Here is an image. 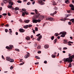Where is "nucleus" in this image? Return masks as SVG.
I'll return each instance as SVG.
<instances>
[{
	"instance_id": "6ab92c4d",
	"label": "nucleus",
	"mask_w": 74,
	"mask_h": 74,
	"mask_svg": "<svg viewBox=\"0 0 74 74\" xmlns=\"http://www.w3.org/2000/svg\"><path fill=\"white\" fill-rule=\"evenodd\" d=\"M70 2V1H69V0H65V3H69Z\"/></svg>"
},
{
	"instance_id": "f03ea898",
	"label": "nucleus",
	"mask_w": 74,
	"mask_h": 74,
	"mask_svg": "<svg viewBox=\"0 0 74 74\" xmlns=\"http://www.w3.org/2000/svg\"><path fill=\"white\" fill-rule=\"evenodd\" d=\"M59 34H62L60 36V37H64L65 35L66 34V32H61L59 33Z\"/></svg>"
},
{
	"instance_id": "473e14b6",
	"label": "nucleus",
	"mask_w": 74,
	"mask_h": 74,
	"mask_svg": "<svg viewBox=\"0 0 74 74\" xmlns=\"http://www.w3.org/2000/svg\"><path fill=\"white\" fill-rule=\"evenodd\" d=\"M40 15L39 14H38V15H36V18H38L39 16Z\"/></svg>"
},
{
	"instance_id": "864d4df0",
	"label": "nucleus",
	"mask_w": 74,
	"mask_h": 74,
	"mask_svg": "<svg viewBox=\"0 0 74 74\" xmlns=\"http://www.w3.org/2000/svg\"><path fill=\"white\" fill-rule=\"evenodd\" d=\"M8 16H11V14H10V13H8Z\"/></svg>"
},
{
	"instance_id": "69168bd1",
	"label": "nucleus",
	"mask_w": 74,
	"mask_h": 74,
	"mask_svg": "<svg viewBox=\"0 0 74 74\" xmlns=\"http://www.w3.org/2000/svg\"><path fill=\"white\" fill-rule=\"evenodd\" d=\"M33 33H34V34L35 33V30H33Z\"/></svg>"
},
{
	"instance_id": "20e7f679",
	"label": "nucleus",
	"mask_w": 74,
	"mask_h": 74,
	"mask_svg": "<svg viewBox=\"0 0 74 74\" xmlns=\"http://www.w3.org/2000/svg\"><path fill=\"white\" fill-rule=\"evenodd\" d=\"M13 48V45H10L9 46V47L8 46H6V48L9 50L10 49H11Z\"/></svg>"
},
{
	"instance_id": "0e129e2a",
	"label": "nucleus",
	"mask_w": 74,
	"mask_h": 74,
	"mask_svg": "<svg viewBox=\"0 0 74 74\" xmlns=\"http://www.w3.org/2000/svg\"><path fill=\"white\" fill-rule=\"evenodd\" d=\"M57 38H58V39H59L60 38V36H58L57 37Z\"/></svg>"
},
{
	"instance_id": "2f4dec72",
	"label": "nucleus",
	"mask_w": 74,
	"mask_h": 74,
	"mask_svg": "<svg viewBox=\"0 0 74 74\" xmlns=\"http://www.w3.org/2000/svg\"><path fill=\"white\" fill-rule=\"evenodd\" d=\"M40 17L42 18V19H43L44 18V16H40Z\"/></svg>"
},
{
	"instance_id": "1a4fd4ad",
	"label": "nucleus",
	"mask_w": 74,
	"mask_h": 74,
	"mask_svg": "<svg viewBox=\"0 0 74 74\" xmlns=\"http://www.w3.org/2000/svg\"><path fill=\"white\" fill-rule=\"evenodd\" d=\"M48 19L49 21H53L55 20V19L53 18L52 17L49 18H48Z\"/></svg>"
},
{
	"instance_id": "6e6d98bb",
	"label": "nucleus",
	"mask_w": 74,
	"mask_h": 74,
	"mask_svg": "<svg viewBox=\"0 0 74 74\" xmlns=\"http://www.w3.org/2000/svg\"><path fill=\"white\" fill-rule=\"evenodd\" d=\"M31 14H32V15H34V14H34V13L31 12Z\"/></svg>"
},
{
	"instance_id": "603ef678",
	"label": "nucleus",
	"mask_w": 74,
	"mask_h": 74,
	"mask_svg": "<svg viewBox=\"0 0 74 74\" xmlns=\"http://www.w3.org/2000/svg\"><path fill=\"white\" fill-rule=\"evenodd\" d=\"M44 63H45V64H47V61H44Z\"/></svg>"
},
{
	"instance_id": "a878e982",
	"label": "nucleus",
	"mask_w": 74,
	"mask_h": 74,
	"mask_svg": "<svg viewBox=\"0 0 74 74\" xmlns=\"http://www.w3.org/2000/svg\"><path fill=\"white\" fill-rule=\"evenodd\" d=\"M51 2H52V3H53V4H54V5H56V3H55V1H51Z\"/></svg>"
},
{
	"instance_id": "bb28decb",
	"label": "nucleus",
	"mask_w": 74,
	"mask_h": 74,
	"mask_svg": "<svg viewBox=\"0 0 74 74\" xmlns=\"http://www.w3.org/2000/svg\"><path fill=\"white\" fill-rule=\"evenodd\" d=\"M55 35L56 36H59V34L58 33H56L55 34Z\"/></svg>"
},
{
	"instance_id": "6e6552de",
	"label": "nucleus",
	"mask_w": 74,
	"mask_h": 74,
	"mask_svg": "<svg viewBox=\"0 0 74 74\" xmlns=\"http://www.w3.org/2000/svg\"><path fill=\"white\" fill-rule=\"evenodd\" d=\"M42 38V35H40L39 36L38 38H37V40L38 41H40V40H41Z\"/></svg>"
},
{
	"instance_id": "e433bc0d",
	"label": "nucleus",
	"mask_w": 74,
	"mask_h": 74,
	"mask_svg": "<svg viewBox=\"0 0 74 74\" xmlns=\"http://www.w3.org/2000/svg\"><path fill=\"white\" fill-rule=\"evenodd\" d=\"M17 2L18 3H22V1H21L20 0H18L17 1Z\"/></svg>"
},
{
	"instance_id": "c03bdc74",
	"label": "nucleus",
	"mask_w": 74,
	"mask_h": 74,
	"mask_svg": "<svg viewBox=\"0 0 74 74\" xmlns=\"http://www.w3.org/2000/svg\"><path fill=\"white\" fill-rule=\"evenodd\" d=\"M70 43H71V44H73V42L69 41L68 42V44H70Z\"/></svg>"
},
{
	"instance_id": "0eeeda50",
	"label": "nucleus",
	"mask_w": 74,
	"mask_h": 74,
	"mask_svg": "<svg viewBox=\"0 0 74 74\" xmlns=\"http://www.w3.org/2000/svg\"><path fill=\"white\" fill-rule=\"evenodd\" d=\"M19 31L21 33H23V32H25V30L22 28H21L19 29Z\"/></svg>"
},
{
	"instance_id": "58836bf2",
	"label": "nucleus",
	"mask_w": 74,
	"mask_h": 74,
	"mask_svg": "<svg viewBox=\"0 0 74 74\" xmlns=\"http://www.w3.org/2000/svg\"><path fill=\"white\" fill-rule=\"evenodd\" d=\"M5 31L6 33H7V32H8V30L7 29H5Z\"/></svg>"
},
{
	"instance_id": "79ce46f5",
	"label": "nucleus",
	"mask_w": 74,
	"mask_h": 74,
	"mask_svg": "<svg viewBox=\"0 0 74 74\" xmlns=\"http://www.w3.org/2000/svg\"><path fill=\"white\" fill-rule=\"evenodd\" d=\"M67 13L70 14V12H70V10H67Z\"/></svg>"
},
{
	"instance_id": "e2e57ef3",
	"label": "nucleus",
	"mask_w": 74,
	"mask_h": 74,
	"mask_svg": "<svg viewBox=\"0 0 74 74\" xmlns=\"http://www.w3.org/2000/svg\"><path fill=\"white\" fill-rule=\"evenodd\" d=\"M16 35H18V32H16Z\"/></svg>"
},
{
	"instance_id": "f8f14e48",
	"label": "nucleus",
	"mask_w": 74,
	"mask_h": 74,
	"mask_svg": "<svg viewBox=\"0 0 74 74\" xmlns=\"http://www.w3.org/2000/svg\"><path fill=\"white\" fill-rule=\"evenodd\" d=\"M6 60H8V61H10V59H11V58L9 57H6Z\"/></svg>"
},
{
	"instance_id": "5701e85b",
	"label": "nucleus",
	"mask_w": 74,
	"mask_h": 74,
	"mask_svg": "<svg viewBox=\"0 0 74 74\" xmlns=\"http://www.w3.org/2000/svg\"><path fill=\"white\" fill-rule=\"evenodd\" d=\"M34 10L35 13L36 14H37V13H38V11H37V10L36 9H35Z\"/></svg>"
},
{
	"instance_id": "4c0bfd02",
	"label": "nucleus",
	"mask_w": 74,
	"mask_h": 74,
	"mask_svg": "<svg viewBox=\"0 0 74 74\" xmlns=\"http://www.w3.org/2000/svg\"><path fill=\"white\" fill-rule=\"evenodd\" d=\"M36 59H40V57H39L36 56Z\"/></svg>"
},
{
	"instance_id": "9d476101",
	"label": "nucleus",
	"mask_w": 74,
	"mask_h": 74,
	"mask_svg": "<svg viewBox=\"0 0 74 74\" xmlns=\"http://www.w3.org/2000/svg\"><path fill=\"white\" fill-rule=\"evenodd\" d=\"M39 3H40L41 5H44L45 4V3L43 1H42L41 0L40 1H39Z\"/></svg>"
},
{
	"instance_id": "c756f323",
	"label": "nucleus",
	"mask_w": 74,
	"mask_h": 74,
	"mask_svg": "<svg viewBox=\"0 0 74 74\" xmlns=\"http://www.w3.org/2000/svg\"><path fill=\"white\" fill-rule=\"evenodd\" d=\"M57 39H55V40H54L53 41L54 43H56V41H57Z\"/></svg>"
},
{
	"instance_id": "a211bd4d",
	"label": "nucleus",
	"mask_w": 74,
	"mask_h": 74,
	"mask_svg": "<svg viewBox=\"0 0 74 74\" xmlns=\"http://www.w3.org/2000/svg\"><path fill=\"white\" fill-rule=\"evenodd\" d=\"M10 62H14V60L13 59H10Z\"/></svg>"
},
{
	"instance_id": "13d9d810",
	"label": "nucleus",
	"mask_w": 74,
	"mask_h": 74,
	"mask_svg": "<svg viewBox=\"0 0 74 74\" xmlns=\"http://www.w3.org/2000/svg\"><path fill=\"white\" fill-rule=\"evenodd\" d=\"M15 13H16V14H18V11H15Z\"/></svg>"
},
{
	"instance_id": "774afa93",
	"label": "nucleus",
	"mask_w": 74,
	"mask_h": 74,
	"mask_svg": "<svg viewBox=\"0 0 74 74\" xmlns=\"http://www.w3.org/2000/svg\"><path fill=\"white\" fill-rule=\"evenodd\" d=\"M70 38L71 40H73V37L72 36L70 37Z\"/></svg>"
},
{
	"instance_id": "7ed1b4c3",
	"label": "nucleus",
	"mask_w": 74,
	"mask_h": 74,
	"mask_svg": "<svg viewBox=\"0 0 74 74\" xmlns=\"http://www.w3.org/2000/svg\"><path fill=\"white\" fill-rule=\"evenodd\" d=\"M41 21V20H36V19H34L33 20H32V22L33 23H37L38 22H40V21Z\"/></svg>"
},
{
	"instance_id": "dca6fc26",
	"label": "nucleus",
	"mask_w": 74,
	"mask_h": 74,
	"mask_svg": "<svg viewBox=\"0 0 74 74\" xmlns=\"http://www.w3.org/2000/svg\"><path fill=\"white\" fill-rule=\"evenodd\" d=\"M25 23H28L30 22V20H25Z\"/></svg>"
},
{
	"instance_id": "8fccbe9b",
	"label": "nucleus",
	"mask_w": 74,
	"mask_h": 74,
	"mask_svg": "<svg viewBox=\"0 0 74 74\" xmlns=\"http://www.w3.org/2000/svg\"><path fill=\"white\" fill-rule=\"evenodd\" d=\"M40 34H38L37 35H36V36H37V37H38V36H40Z\"/></svg>"
},
{
	"instance_id": "37998d69",
	"label": "nucleus",
	"mask_w": 74,
	"mask_h": 74,
	"mask_svg": "<svg viewBox=\"0 0 74 74\" xmlns=\"http://www.w3.org/2000/svg\"><path fill=\"white\" fill-rule=\"evenodd\" d=\"M2 15H3L4 16H6L7 15V14L6 13H3L2 14Z\"/></svg>"
},
{
	"instance_id": "b1692460",
	"label": "nucleus",
	"mask_w": 74,
	"mask_h": 74,
	"mask_svg": "<svg viewBox=\"0 0 74 74\" xmlns=\"http://www.w3.org/2000/svg\"><path fill=\"white\" fill-rule=\"evenodd\" d=\"M72 66L71 64V63H70L69 64V65L68 66V67H71Z\"/></svg>"
},
{
	"instance_id": "f257e3e1",
	"label": "nucleus",
	"mask_w": 74,
	"mask_h": 74,
	"mask_svg": "<svg viewBox=\"0 0 74 74\" xmlns=\"http://www.w3.org/2000/svg\"><path fill=\"white\" fill-rule=\"evenodd\" d=\"M8 3H9V4L8 6V8H9L11 9L12 8V5H13V4H14V3L12 2V0H8Z\"/></svg>"
},
{
	"instance_id": "ddd939ff",
	"label": "nucleus",
	"mask_w": 74,
	"mask_h": 74,
	"mask_svg": "<svg viewBox=\"0 0 74 74\" xmlns=\"http://www.w3.org/2000/svg\"><path fill=\"white\" fill-rule=\"evenodd\" d=\"M3 2L4 3H5V4H6V3H7V2H8V0H3Z\"/></svg>"
},
{
	"instance_id": "4be33fe9",
	"label": "nucleus",
	"mask_w": 74,
	"mask_h": 74,
	"mask_svg": "<svg viewBox=\"0 0 74 74\" xmlns=\"http://www.w3.org/2000/svg\"><path fill=\"white\" fill-rule=\"evenodd\" d=\"M51 56L52 58H55V57H56V55H54L53 54L51 55Z\"/></svg>"
},
{
	"instance_id": "72a5a7b5",
	"label": "nucleus",
	"mask_w": 74,
	"mask_h": 74,
	"mask_svg": "<svg viewBox=\"0 0 74 74\" xmlns=\"http://www.w3.org/2000/svg\"><path fill=\"white\" fill-rule=\"evenodd\" d=\"M72 24V23H71V22H68V24L69 25H71Z\"/></svg>"
},
{
	"instance_id": "f704fd0d",
	"label": "nucleus",
	"mask_w": 74,
	"mask_h": 74,
	"mask_svg": "<svg viewBox=\"0 0 74 74\" xmlns=\"http://www.w3.org/2000/svg\"><path fill=\"white\" fill-rule=\"evenodd\" d=\"M55 15V13L50 14V15H51V16H53V15Z\"/></svg>"
},
{
	"instance_id": "4468645a",
	"label": "nucleus",
	"mask_w": 74,
	"mask_h": 74,
	"mask_svg": "<svg viewBox=\"0 0 74 74\" xmlns=\"http://www.w3.org/2000/svg\"><path fill=\"white\" fill-rule=\"evenodd\" d=\"M44 47L46 49H48L49 48V46L48 45H46L44 46Z\"/></svg>"
},
{
	"instance_id": "052dcab7",
	"label": "nucleus",
	"mask_w": 74,
	"mask_h": 74,
	"mask_svg": "<svg viewBox=\"0 0 74 74\" xmlns=\"http://www.w3.org/2000/svg\"><path fill=\"white\" fill-rule=\"evenodd\" d=\"M30 2H28L27 3V5H30Z\"/></svg>"
},
{
	"instance_id": "cd10ccee",
	"label": "nucleus",
	"mask_w": 74,
	"mask_h": 74,
	"mask_svg": "<svg viewBox=\"0 0 74 74\" xmlns=\"http://www.w3.org/2000/svg\"><path fill=\"white\" fill-rule=\"evenodd\" d=\"M69 6L70 7H74V6L73 5H72V4H71L69 5Z\"/></svg>"
},
{
	"instance_id": "aec40b11",
	"label": "nucleus",
	"mask_w": 74,
	"mask_h": 74,
	"mask_svg": "<svg viewBox=\"0 0 74 74\" xmlns=\"http://www.w3.org/2000/svg\"><path fill=\"white\" fill-rule=\"evenodd\" d=\"M68 42H67V41L66 40H64V44H66L67 43H68Z\"/></svg>"
},
{
	"instance_id": "423d86ee",
	"label": "nucleus",
	"mask_w": 74,
	"mask_h": 74,
	"mask_svg": "<svg viewBox=\"0 0 74 74\" xmlns=\"http://www.w3.org/2000/svg\"><path fill=\"white\" fill-rule=\"evenodd\" d=\"M27 12H23L22 13V15L23 16H24L25 15V14H26V15H28V13H27Z\"/></svg>"
},
{
	"instance_id": "4d7b16f0",
	"label": "nucleus",
	"mask_w": 74,
	"mask_h": 74,
	"mask_svg": "<svg viewBox=\"0 0 74 74\" xmlns=\"http://www.w3.org/2000/svg\"><path fill=\"white\" fill-rule=\"evenodd\" d=\"M2 58L3 59H4V60L5 59V58H4V56L3 55H2Z\"/></svg>"
},
{
	"instance_id": "7c9ffc66",
	"label": "nucleus",
	"mask_w": 74,
	"mask_h": 74,
	"mask_svg": "<svg viewBox=\"0 0 74 74\" xmlns=\"http://www.w3.org/2000/svg\"><path fill=\"white\" fill-rule=\"evenodd\" d=\"M38 49H40L41 48V46L40 45H38L37 47Z\"/></svg>"
},
{
	"instance_id": "2eb2a0df",
	"label": "nucleus",
	"mask_w": 74,
	"mask_h": 74,
	"mask_svg": "<svg viewBox=\"0 0 74 74\" xmlns=\"http://www.w3.org/2000/svg\"><path fill=\"white\" fill-rule=\"evenodd\" d=\"M67 19H70L68 18H64V19H60L61 21H66Z\"/></svg>"
},
{
	"instance_id": "c85d7f7f",
	"label": "nucleus",
	"mask_w": 74,
	"mask_h": 74,
	"mask_svg": "<svg viewBox=\"0 0 74 74\" xmlns=\"http://www.w3.org/2000/svg\"><path fill=\"white\" fill-rule=\"evenodd\" d=\"M15 51H17L18 52H19V49H15Z\"/></svg>"
},
{
	"instance_id": "c9c22d12",
	"label": "nucleus",
	"mask_w": 74,
	"mask_h": 74,
	"mask_svg": "<svg viewBox=\"0 0 74 74\" xmlns=\"http://www.w3.org/2000/svg\"><path fill=\"white\" fill-rule=\"evenodd\" d=\"M32 26H33V25H31V24L29 25H28V27H32Z\"/></svg>"
},
{
	"instance_id": "393cba45",
	"label": "nucleus",
	"mask_w": 74,
	"mask_h": 74,
	"mask_svg": "<svg viewBox=\"0 0 74 74\" xmlns=\"http://www.w3.org/2000/svg\"><path fill=\"white\" fill-rule=\"evenodd\" d=\"M54 38H55V37H54V36H53L51 37V40H53Z\"/></svg>"
},
{
	"instance_id": "39448f33",
	"label": "nucleus",
	"mask_w": 74,
	"mask_h": 74,
	"mask_svg": "<svg viewBox=\"0 0 74 74\" xmlns=\"http://www.w3.org/2000/svg\"><path fill=\"white\" fill-rule=\"evenodd\" d=\"M27 54H26L24 58L25 59H27V58H28L29 57V55H30V53H29V52H27Z\"/></svg>"
},
{
	"instance_id": "f3484780",
	"label": "nucleus",
	"mask_w": 74,
	"mask_h": 74,
	"mask_svg": "<svg viewBox=\"0 0 74 74\" xmlns=\"http://www.w3.org/2000/svg\"><path fill=\"white\" fill-rule=\"evenodd\" d=\"M19 10V8L18 7H16L15 9V11H16L17 10Z\"/></svg>"
},
{
	"instance_id": "680f3d73",
	"label": "nucleus",
	"mask_w": 74,
	"mask_h": 74,
	"mask_svg": "<svg viewBox=\"0 0 74 74\" xmlns=\"http://www.w3.org/2000/svg\"><path fill=\"white\" fill-rule=\"evenodd\" d=\"M35 3V1H34L32 3V4L34 5V4Z\"/></svg>"
},
{
	"instance_id": "9b49d317",
	"label": "nucleus",
	"mask_w": 74,
	"mask_h": 74,
	"mask_svg": "<svg viewBox=\"0 0 74 74\" xmlns=\"http://www.w3.org/2000/svg\"><path fill=\"white\" fill-rule=\"evenodd\" d=\"M26 40L27 41L30 40V38L29 36H27L25 38Z\"/></svg>"
},
{
	"instance_id": "bf43d9fd",
	"label": "nucleus",
	"mask_w": 74,
	"mask_h": 74,
	"mask_svg": "<svg viewBox=\"0 0 74 74\" xmlns=\"http://www.w3.org/2000/svg\"><path fill=\"white\" fill-rule=\"evenodd\" d=\"M71 10H74V7L72 8H71Z\"/></svg>"
},
{
	"instance_id": "5fc2aeb1",
	"label": "nucleus",
	"mask_w": 74,
	"mask_h": 74,
	"mask_svg": "<svg viewBox=\"0 0 74 74\" xmlns=\"http://www.w3.org/2000/svg\"><path fill=\"white\" fill-rule=\"evenodd\" d=\"M63 49H67V47H64L63 48Z\"/></svg>"
},
{
	"instance_id": "09e8293b",
	"label": "nucleus",
	"mask_w": 74,
	"mask_h": 74,
	"mask_svg": "<svg viewBox=\"0 0 74 74\" xmlns=\"http://www.w3.org/2000/svg\"><path fill=\"white\" fill-rule=\"evenodd\" d=\"M73 19L72 20V23H74V19Z\"/></svg>"
},
{
	"instance_id": "338daca9",
	"label": "nucleus",
	"mask_w": 74,
	"mask_h": 74,
	"mask_svg": "<svg viewBox=\"0 0 74 74\" xmlns=\"http://www.w3.org/2000/svg\"><path fill=\"white\" fill-rule=\"evenodd\" d=\"M2 10V7H0V11H1Z\"/></svg>"
},
{
	"instance_id": "de8ad7c7",
	"label": "nucleus",
	"mask_w": 74,
	"mask_h": 74,
	"mask_svg": "<svg viewBox=\"0 0 74 74\" xmlns=\"http://www.w3.org/2000/svg\"><path fill=\"white\" fill-rule=\"evenodd\" d=\"M35 64L36 65H37V64H39V62H37L36 63H35Z\"/></svg>"
},
{
	"instance_id": "49530a36",
	"label": "nucleus",
	"mask_w": 74,
	"mask_h": 74,
	"mask_svg": "<svg viewBox=\"0 0 74 74\" xmlns=\"http://www.w3.org/2000/svg\"><path fill=\"white\" fill-rule=\"evenodd\" d=\"M13 66H12L10 67V70H12L13 69Z\"/></svg>"
},
{
	"instance_id": "ea45409f",
	"label": "nucleus",
	"mask_w": 74,
	"mask_h": 74,
	"mask_svg": "<svg viewBox=\"0 0 74 74\" xmlns=\"http://www.w3.org/2000/svg\"><path fill=\"white\" fill-rule=\"evenodd\" d=\"M22 11H26V10L25 8H23L22 9Z\"/></svg>"
},
{
	"instance_id": "a18cd8bd",
	"label": "nucleus",
	"mask_w": 74,
	"mask_h": 74,
	"mask_svg": "<svg viewBox=\"0 0 74 74\" xmlns=\"http://www.w3.org/2000/svg\"><path fill=\"white\" fill-rule=\"evenodd\" d=\"M35 31H38V28L37 27L35 28Z\"/></svg>"
},
{
	"instance_id": "a19ab883",
	"label": "nucleus",
	"mask_w": 74,
	"mask_h": 74,
	"mask_svg": "<svg viewBox=\"0 0 74 74\" xmlns=\"http://www.w3.org/2000/svg\"><path fill=\"white\" fill-rule=\"evenodd\" d=\"M9 33L10 34H11V35H12V31H10L9 32Z\"/></svg>"
},
{
	"instance_id": "412c9836",
	"label": "nucleus",
	"mask_w": 74,
	"mask_h": 74,
	"mask_svg": "<svg viewBox=\"0 0 74 74\" xmlns=\"http://www.w3.org/2000/svg\"><path fill=\"white\" fill-rule=\"evenodd\" d=\"M28 25H25L24 26V27L25 29H27L28 27Z\"/></svg>"
},
{
	"instance_id": "3c124183",
	"label": "nucleus",
	"mask_w": 74,
	"mask_h": 74,
	"mask_svg": "<svg viewBox=\"0 0 74 74\" xmlns=\"http://www.w3.org/2000/svg\"><path fill=\"white\" fill-rule=\"evenodd\" d=\"M41 53V51H38L37 52L38 53Z\"/></svg>"
}]
</instances>
